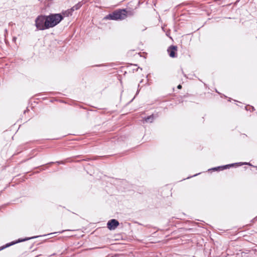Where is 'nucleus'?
<instances>
[{
  "mask_svg": "<svg viewBox=\"0 0 257 257\" xmlns=\"http://www.w3.org/2000/svg\"><path fill=\"white\" fill-rule=\"evenodd\" d=\"M47 19L49 29L58 25L63 19V16L61 14H51L47 16Z\"/></svg>",
  "mask_w": 257,
  "mask_h": 257,
  "instance_id": "obj_1",
  "label": "nucleus"
},
{
  "mask_svg": "<svg viewBox=\"0 0 257 257\" xmlns=\"http://www.w3.org/2000/svg\"><path fill=\"white\" fill-rule=\"evenodd\" d=\"M35 26L39 30L48 29L47 16H39L35 20Z\"/></svg>",
  "mask_w": 257,
  "mask_h": 257,
  "instance_id": "obj_2",
  "label": "nucleus"
},
{
  "mask_svg": "<svg viewBox=\"0 0 257 257\" xmlns=\"http://www.w3.org/2000/svg\"><path fill=\"white\" fill-rule=\"evenodd\" d=\"M126 17V12L125 10H118L115 11L111 14L107 15L105 19L117 20H123Z\"/></svg>",
  "mask_w": 257,
  "mask_h": 257,
  "instance_id": "obj_3",
  "label": "nucleus"
},
{
  "mask_svg": "<svg viewBox=\"0 0 257 257\" xmlns=\"http://www.w3.org/2000/svg\"><path fill=\"white\" fill-rule=\"evenodd\" d=\"M39 236H33V237H28V238H25L24 239H19L17 241H12L10 243H7L6 245H3L1 247H0V251L7 248V247H8L12 245H14L16 243H19V242H22V241H26V240H28L29 239H33V238H37Z\"/></svg>",
  "mask_w": 257,
  "mask_h": 257,
  "instance_id": "obj_4",
  "label": "nucleus"
},
{
  "mask_svg": "<svg viewBox=\"0 0 257 257\" xmlns=\"http://www.w3.org/2000/svg\"><path fill=\"white\" fill-rule=\"evenodd\" d=\"M119 222L117 220L112 219L107 222V227L110 230H114L119 225Z\"/></svg>",
  "mask_w": 257,
  "mask_h": 257,
  "instance_id": "obj_5",
  "label": "nucleus"
},
{
  "mask_svg": "<svg viewBox=\"0 0 257 257\" xmlns=\"http://www.w3.org/2000/svg\"><path fill=\"white\" fill-rule=\"evenodd\" d=\"M177 50V47L176 46L172 45L168 48L167 51L170 57L172 58H175L176 57V52Z\"/></svg>",
  "mask_w": 257,
  "mask_h": 257,
  "instance_id": "obj_6",
  "label": "nucleus"
},
{
  "mask_svg": "<svg viewBox=\"0 0 257 257\" xmlns=\"http://www.w3.org/2000/svg\"><path fill=\"white\" fill-rule=\"evenodd\" d=\"M237 164H238L237 163H235V164H231L226 165H224V166H219V167H217L213 168L211 170H213V171L223 170L224 169L229 168V167H232V166H234L235 165H237ZM210 170V169H209V170Z\"/></svg>",
  "mask_w": 257,
  "mask_h": 257,
  "instance_id": "obj_7",
  "label": "nucleus"
},
{
  "mask_svg": "<svg viewBox=\"0 0 257 257\" xmlns=\"http://www.w3.org/2000/svg\"><path fill=\"white\" fill-rule=\"evenodd\" d=\"M155 118V116L154 114H152L148 117H145L144 118V121L145 122H152L154 119Z\"/></svg>",
  "mask_w": 257,
  "mask_h": 257,
  "instance_id": "obj_8",
  "label": "nucleus"
},
{
  "mask_svg": "<svg viewBox=\"0 0 257 257\" xmlns=\"http://www.w3.org/2000/svg\"><path fill=\"white\" fill-rule=\"evenodd\" d=\"M82 6V4H81L80 2L78 3V4H77L76 5H75V6H74L71 9H70V11H74L75 10H78Z\"/></svg>",
  "mask_w": 257,
  "mask_h": 257,
  "instance_id": "obj_9",
  "label": "nucleus"
},
{
  "mask_svg": "<svg viewBox=\"0 0 257 257\" xmlns=\"http://www.w3.org/2000/svg\"><path fill=\"white\" fill-rule=\"evenodd\" d=\"M72 12L73 11H71L70 9L64 12L63 14L65 16H69V15H72Z\"/></svg>",
  "mask_w": 257,
  "mask_h": 257,
  "instance_id": "obj_10",
  "label": "nucleus"
},
{
  "mask_svg": "<svg viewBox=\"0 0 257 257\" xmlns=\"http://www.w3.org/2000/svg\"><path fill=\"white\" fill-rule=\"evenodd\" d=\"M240 165H249V166H252V165L250 163H246V162H244V163H239Z\"/></svg>",
  "mask_w": 257,
  "mask_h": 257,
  "instance_id": "obj_11",
  "label": "nucleus"
},
{
  "mask_svg": "<svg viewBox=\"0 0 257 257\" xmlns=\"http://www.w3.org/2000/svg\"><path fill=\"white\" fill-rule=\"evenodd\" d=\"M70 230H62L61 231L59 232V233H63V232H64L65 231H70Z\"/></svg>",
  "mask_w": 257,
  "mask_h": 257,
  "instance_id": "obj_12",
  "label": "nucleus"
},
{
  "mask_svg": "<svg viewBox=\"0 0 257 257\" xmlns=\"http://www.w3.org/2000/svg\"><path fill=\"white\" fill-rule=\"evenodd\" d=\"M177 88L178 89H181L182 88V86L181 85L179 84L178 86H177Z\"/></svg>",
  "mask_w": 257,
  "mask_h": 257,
  "instance_id": "obj_13",
  "label": "nucleus"
},
{
  "mask_svg": "<svg viewBox=\"0 0 257 257\" xmlns=\"http://www.w3.org/2000/svg\"><path fill=\"white\" fill-rule=\"evenodd\" d=\"M249 107L251 108V110H253L254 109V107L252 106H249Z\"/></svg>",
  "mask_w": 257,
  "mask_h": 257,
  "instance_id": "obj_14",
  "label": "nucleus"
},
{
  "mask_svg": "<svg viewBox=\"0 0 257 257\" xmlns=\"http://www.w3.org/2000/svg\"><path fill=\"white\" fill-rule=\"evenodd\" d=\"M199 174H200V173L196 174H195V175H193V176H197V175H199Z\"/></svg>",
  "mask_w": 257,
  "mask_h": 257,
  "instance_id": "obj_15",
  "label": "nucleus"
}]
</instances>
